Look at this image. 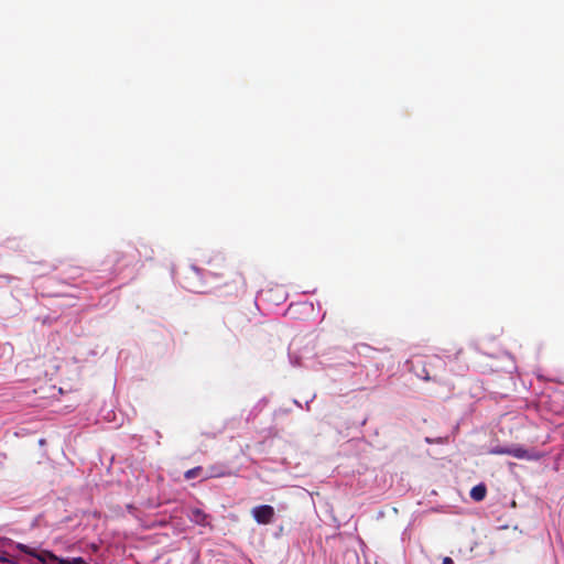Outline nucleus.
I'll list each match as a JSON object with an SVG mask.
<instances>
[{"label":"nucleus","instance_id":"1","mask_svg":"<svg viewBox=\"0 0 564 564\" xmlns=\"http://www.w3.org/2000/svg\"><path fill=\"white\" fill-rule=\"evenodd\" d=\"M445 369V362L444 360L438 356H433L429 358L423 364V379L425 381H436L440 373H442Z\"/></svg>","mask_w":564,"mask_h":564},{"label":"nucleus","instance_id":"2","mask_svg":"<svg viewBox=\"0 0 564 564\" xmlns=\"http://www.w3.org/2000/svg\"><path fill=\"white\" fill-rule=\"evenodd\" d=\"M251 514L257 523L259 524H270L274 519V509L269 505H261L252 508Z\"/></svg>","mask_w":564,"mask_h":564},{"label":"nucleus","instance_id":"3","mask_svg":"<svg viewBox=\"0 0 564 564\" xmlns=\"http://www.w3.org/2000/svg\"><path fill=\"white\" fill-rule=\"evenodd\" d=\"M199 274H200V270L197 267L192 265L187 275L185 276V285L184 286L187 290H189L191 292H194V293L206 292V290H204L203 284H197L195 282V280L199 278Z\"/></svg>","mask_w":564,"mask_h":564},{"label":"nucleus","instance_id":"4","mask_svg":"<svg viewBox=\"0 0 564 564\" xmlns=\"http://www.w3.org/2000/svg\"><path fill=\"white\" fill-rule=\"evenodd\" d=\"M228 275L231 278V292L230 293H239L245 292L247 283L245 276L234 270H229Z\"/></svg>","mask_w":564,"mask_h":564},{"label":"nucleus","instance_id":"5","mask_svg":"<svg viewBox=\"0 0 564 564\" xmlns=\"http://www.w3.org/2000/svg\"><path fill=\"white\" fill-rule=\"evenodd\" d=\"M189 520L198 525L207 527L209 525L208 519L209 514L205 513L202 509H193L191 514L188 516Z\"/></svg>","mask_w":564,"mask_h":564},{"label":"nucleus","instance_id":"6","mask_svg":"<svg viewBox=\"0 0 564 564\" xmlns=\"http://www.w3.org/2000/svg\"><path fill=\"white\" fill-rule=\"evenodd\" d=\"M470 498L477 502L482 501L487 495V487L485 484H478L470 490Z\"/></svg>","mask_w":564,"mask_h":564},{"label":"nucleus","instance_id":"7","mask_svg":"<svg viewBox=\"0 0 564 564\" xmlns=\"http://www.w3.org/2000/svg\"><path fill=\"white\" fill-rule=\"evenodd\" d=\"M50 560L56 561L58 564H87L83 557L64 558L58 557L54 553H47Z\"/></svg>","mask_w":564,"mask_h":564},{"label":"nucleus","instance_id":"8","mask_svg":"<svg viewBox=\"0 0 564 564\" xmlns=\"http://www.w3.org/2000/svg\"><path fill=\"white\" fill-rule=\"evenodd\" d=\"M496 453H499V454H508V455H511L516 458H528L529 455H528V451L523 449V448H516V449H498L496 451Z\"/></svg>","mask_w":564,"mask_h":564},{"label":"nucleus","instance_id":"9","mask_svg":"<svg viewBox=\"0 0 564 564\" xmlns=\"http://www.w3.org/2000/svg\"><path fill=\"white\" fill-rule=\"evenodd\" d=\"M17 549L20 550L21 552L28 554V555H31V556H35V554L37 553L35 550L31 549L30 546L25 545V544H22V543H18L17 544Z\"/></svg>","mask_w":564,"mask_h":564},{"label":"nucleus","instance_id":"10","mask_svg":"<svg viewBox=\"0 0 564 564\" xmlns=\"http://www.w3.org/2000/svg\"><path fill=\"white\" fill-rule=\"evenodd\" d=\"M202 468L200 467H194L192 469H188L185 474H184V477L186 479H193L195 477H197L200 473Z\"/></svg>","mask_w":564,"mask_h":564},{"label":"nucleus","instance_id":"11","mask_svg":"<svg viewBox=\"0 0 564 564\" xmlns=\"http://www.w3.org/2000/svg\"><path fill=\"white\" fill-rule=\"evenodd\" d=\"M47 553H51L50 551H43L41 553L35 554V558H37L40 562L45 563L47 558H50V555Z\"/></svg>","mask_w":564,"mask_h":564},{"label":"nucleus","instance_id":"12","mask_svg":"<svg viewBox=\"0 0 564 564\" xmlns=\"http://www.w3.org/2000/svg\"><path fill=\"white\" fill-rule=\"evenodd\" d=\"M127 256H128V254H126V253H123V252H119V253H117V258H116V260H115L116 265H119V264H120V262L127 258Z\"/></svg>","mask_w":564,"mask_h":564},{"label":"nucleus","instance_id":"13","mask_svg":"<svg viewBox=\"0 0 564 564\" xmlns=\"http://www.w3.org/2000/svg\"><path fill=\"white\" fill-rule=\"evenodd\" d=\"M226 475H227V473H224V471L218 473V471L212 470V476H215V477H224Z\"/></svg>","mask_w":564,"mask_h":564},{"label":"nucleus","instance_id":"14","mask_svg":"<svg viewBox=\"0 0 564 564\" xmlns=\"http://www.w3.org/2000/svg\"><path fill=\"white\" fill-rule=\"evenodd\" d=\"M442 564H454V562L451 557H445Z\"/></svg>","mask_w":564,"mask_h":564},{"label":"nucleus","instance_id":"15","mask_svg":"<svg viewBox=\"0 0 564 564\" xmlns=\"http://www.w3.org/2000/svg\"><path fill=\"white\" fill-rule=\"evenodd\" d=\"M0 561L8 562V560L6 557H2V556H0Z\"/></svg>","mask_w":564,"mask_h":564},{"label":"nucleus","instance_id":"16","mask_svg":"<svg viewBox=\"0 0 564 564\" xmlns=\"http://www.w3.org/2000/svg\"><path fill=\"white\" fill-rule=\"evenodd\" d=\"M132 263V260H129L128 262H126V265H129Z\"/></svg>","mask_w":564,"mask_h":564},{"label":"nucleus","instance_id":"17","mask_svg":"<svg viewBox=\"0 0 564 564\" xmlns=\"http://www.w3.org/2000/svg\"><path fill=\"white\" fill-rule=\"evenodd\" d=\"M132 263V260H129L128 262H126V265H129Z\"/></svg>","mask_w":564,"mask_h":564},{"label":"nucleus","instance_id":"18","mask_svg":"<svg viewBox=\"0 0 564 564\" xmlns=\"http://www.w3.org/2000/svg\"><path fill=\"white\" fill-rule=\"evenodd\" d=\"M132 263V260H129L128 262H126V265H129Z\"/></svg>","mask_w":564,"mask_h":564}]
</instances>
